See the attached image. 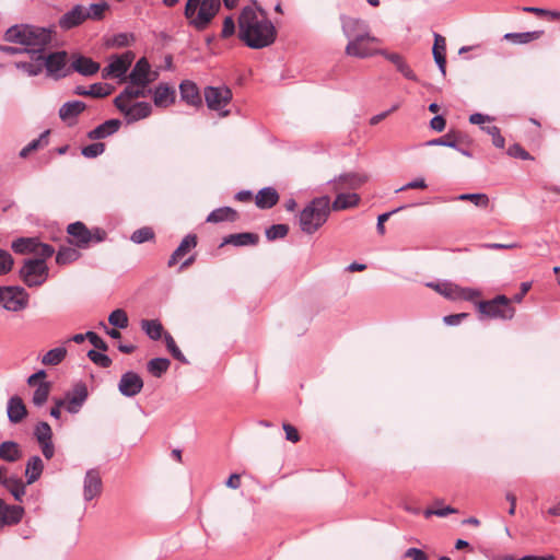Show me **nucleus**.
Instances as JSON below:
<instances>
[{
	"label": "nucleus",
	"mask_w": 560,
	"mask_h": 560,
	"mask_svg": "<svg viewBox=\"0 0 560 560\" xmlns=\"http://www.w3.org/2000/svg\"><path fill=\"white\" fill-rule=\"evenodd\" d=\"M277 28L267 18V12L245 5L238 15V38L250 49H262L271 46L277 39Z\"/></svg>",
	"instance_id": "f257e3e1"
},
{
	"label": "nucleus",
	"mask_w": 560,
	"mask_h": 560,
	"mask_svg": "<svg viewBox=\"0 0 560 560\" xmlns=\"http://www.w3.org/2000/svg\"><path fill=\"white\" fill-rule=\"evenodd\" d=\"M221 10L220 0H186L184 16L197 32L206 31Z\"/></svg>",
	"instance_id": "f03ea898"
},
{
	"label": "nucleus",
	"mask_w": 560,
	"mask_h": 560,
	"mask_svg": "<svg viewBox=\"0 0 560 560\" xmlns=\"http://www.w3.org/2000/svg\"><path fill=\"white\" fill-rule=\"evenodd\" d=\"M329 214V197L322 196L314 198L300 212L299 223L302 232L314 234L327 222Z\"/></svg>",
	"instance_id": "7ed1b4c3"
},
{
	"label": "nucleus",
	"mask_w": 560,
	"mask_h": 560,
	"mask_svg": "<svg viewBox=\"0 0 560 560\" xmlns=\"http://www.w3.org/2000/svg\"><path fill=\"white\" fill-rule=\"evenodd\" d=\"M68 244L79 248L86 249L95 244H100L107 238V232L100 226L89 229L82 221H75L67 226Z\"/></svg>",
	"instance_id": "20e7f679"
},
{
	"label": "nucleus",
	"mask_w": 560,
	"mask_h": 560,
	"mask_svg": "<svg viewBox=\"0 0 560 560\" xmlns=\"http://www.w3.org/2000/svg\"><path fill=\"white\" fill-rule=\"evenodd\" d=\"M476 307L479 313V319L510 320L516 312L512 305V300L504 294H498L491 300H480L476 302Z\"/></svg>",
	"instance_id": "39448f33"
},
{
	"label": "nucleus",
	"mask_w": 560,
	"mask_h": 560,
	"mask_svg": "<svg viewBox=\"0 0 560 560\" xmlns=\"http://www.w3.org/2000/svg\"><path fill=\"white\" fill-rule=\"evenodd\" d=\"M39 50L37 59H40L43 70L45 69L48 78L60 80L71 73L70 67H67L68 52L66 50L50 51L48 54H44L43 49Z\"/></svg>",
	"instance_id": "423d86ee"
},
{
	"label": "nucleus",
	"mask_w": 560,
	"mask_h": 560,
	"mask_svg": "<svg viewBox=\"0 0 560 560\" xmlns=\"http://www.w3.org/2000/svg\"><path fill=\"white\" fill-rule=\"evenodd\" d=\"M19 277L28 288L43 285L49 277V268L43 259L26 258L19 270Z\"/></svg>",
	"instance_id": "0eeeda50"
},
{
	"label": "nucleus",
	"mask_w": 560,
	"mask_h": 560,
	"mask_svg": "<svg viewBox=\"0 0 560 560\" xmlns=\"http://www.w3.org/2000/svg\"><path fill=\"white\" fill-rule=\"evenodd\" d=\"M341 21L343 34L349 39L346 46V54L361 55L358 51V46L362 40V36L370 32L369 25L366 24L365 21L354 18L343 16Z\"/></svg>",
	"instance_id": "6e6552de"
},
{
	"label": "nucleus",
	"mask_w": 560,
	"mask_h": 560,
	"mask_svg": "<svg viewBox=\"0 0 560 560\" xmlns=\"http://www.w3.org/2000/svg\"><path fill=\"white\" fill-rule=\"evenodd\" d=\"M205 102L209 109L219 112L221 116H228L229 112L223 108L231 103L233 94L229 86L208 85L203 90Z\"/></svg>",
	"instance_id": "1a4fd4ad"
},
{
	"label": "nucleus",
	"mask_w": 560,
	"mask_h": 560,
	"mask_svg": "<svg viewBox=\"0 0 560 560\" xmlns=\"http://www.w3.org/2000/svg\"><path fill=\"white\" fill-rule=\"evenodd\" d=\"M3 307L11 312H19L27 307L30 294L20 285L4 287Z\"/></svg>",
	"instance_id": "9d476101"
},
{
	"label": "nucleus",
	"mask_w": 560,
	"mask_h": 560,
	"mask_svg": "<svg viewBox=\"0 0 560 560\" xmlns=\"http://www.w3.org/2000/svg\"><path fill=\"white\" fill-rule=\"evenodd\" d=\"M26 30V42L27 47H39L43 49L51 43L52 35L55 34L54 26L44 27L33 24H27Z\"/></svg>",
	"instance_id": "9b49d317"
},
{
	"label": "nucleus",
	"mask_w": 560,
	"mask_h": 560,
	"mask_svg": "<svg viewBox=\"0 0 560 560\" xmlns=\"http://www.w3.org/2000/svg\"><path fill=\"white\" fill-rule=\"evenodd\" d=\"M151 65L145 57H141L135 63L131 72L128 75V80L130 84L147 88L151 82L154 81V78H151Z\"/></svg>",
	"instance_id": "f8f14e48"
},
{
	"label": "nucleus",
	"mask_w": 560,
	"mask_h": 560,
	"mask_svg": "<svg viewBox=\"0 0 560 560\" xmlns=\"http://www.w3.org/2000/svg\"><path fill=\"white\" fill-rule=\"evenodd\" d=\"M143 385V380L137 372L128 371L121 375L118 390L122 396L131 398L141 393Z\"/></svg>",
	"instance_id": "ddd939ff"
},
{
	"label": "nucleus",
	"mask_w": 560,
	"mask_h": 560,
	"mask_svg": "<svg viewBox=\"0 0 560 560\" xmlns=\"http://www.w3.org/2000/svg\"><path fill=\"white\" fill-rule=\"evenodd\" d=\"M25 509L18 504H8L0 498V529L15 526L23 520Z\"/></svg>",
	"instance_id": "4468645a"
},
{
	"label": "nucleus",
	"mask_w": 560,
	"mask_h": 560,
	"mask_svg": "<svg viewBox=\"0 0 560 560\" xmlns=\"http://www.w3.org/2000/svg\"><path fill=\"white\" fill-rule=\"evenodd\" d=\"M89 397L88 386L84 382L75 383L70 392L66 394L68 400L66 410L69 413H78Z\"/></svg>",
	"instance_id": "2eb2a0df"
},
{
	"label": "nucleus",
	"mask_w": 560,
	"mask_h": 560,
	"mask_svg": "<svg viewBox=\"0 0 560 560\" xmlns=\"http://www.w3.org/2000/svg\"><path fill=\"white\" fill-rule=\"evenodd\" d=\"M380 55L383 56L386 60L392 62L396 70L407 80H410L412 82H419L418 75L415 73V71L411 69L409 63L407 62L406 58L398 54L388 51L387 49H381Z\"/></svg>",
	"instance_id": "dca6fc26"
},
{
	"label": "nucleus",
	"mask_w": 560,
	"mask_h": 560,
	"mask_svg": "<svg viewBox=\"0 0 560 560\" xmlns=\"http://www.w3.org/2000/svg\"><path fill=\"white\" fill-rule=\"evenodd\" d=\"M179 94L184 103L189 106L200 108L203 101L198 85L191 80H183L179 83Z\"/></svg>",
	"instance_id": "f3484780"
},
{
	"label": "nucleus",
	"mask_w": 560,
	"mask_h": 560,
	"mask_svg": "<svg viewBox=\"0 0 560 560\" xmlns=\"http://www.w3.org/2000/svg\"><path fill=\"white\" fill-rule=\"evenodd\" d=\"M84 7L75 4L71 10L62 14L58 20V26L62 31H70L85 22Z\"/></svg>",
	"instance_id": "a211bd4d"
},
{
	"label": "nucleus",
	"mask_w": 560,
	"mask_h": 560,
	"mask_svg": "<svg viewBox=\"0 0 560 560\" xmlns=\"http://www.w3.org/2000/svg\"><path fill=\"white\" fill-rule=\"evenodd\" d=\"M135 58L136 54L132 50H126L120 55H113L110 57L109 65L112 66V70L116 73L117 79L121 81L126 80V74Z\"/></svg>",
	"instance_id": "6ab92c4d"
},
{
	"label": "nucleus",
	"mask_w": 560,
	"mask_h": 560,
	"mask_svg": "<svg viewBox=\"0 0 560 560\" xmlns=\"http://www.w3.org/2000/svg\"><path fill=\"white\" fill-rule=\"evenodd\" d=\"M102 478L97 469H89L84 477L83 495L86 501L98 497L102 492Z\"/></svg>",
	"instance_id": "aec40b11"
},
{
	"label": "nucleus",
	"mask_w": 560,
	"mask_h": 560,
	"mask_svg": "<svg viewBox=\"0 0 560 560\" xmlns=\"http://www.w3.org/2000/svg\"><path fill=\"white\" fill-rule=\"evenodd\" d=\"M198 245V236L195 233H189L179 243L176 249L172 253L168 258L167 267L172 268L178 264V261L185 257L190 250Z\"/></svg>",
	"instance_id": "412c9836"
},
{
	"label": "nucleus",
	"mask_w": 560,
	"mask_h": 560,
	"mask_svg": "<svg viewBox=\"0 0 560 560\" xmlns=\"http://www.w3.org/2000/svg\"><path fill=\"white\" fill-rule=\"evenodd\" d=\"M259 243V235L254 232H241L229 234L223 237L220 248L225 245H233L235 247L256 246Z\"/></svg>",
	"instance_id": "4be33fe9"
},
{
	"label": "nucleus",
	"mask_w": 560,
	"mask_h": 560,
	"mask_svg": "<svg viewBox=\"0 0 560 560\" xmlns=\"http://www.w3.org/2000/svg\"><path fill=\"white\" fill-rule=\"evenodd\" d=\"M176 91L168 83H159L153 91V102L156 107H168L175 103Z\"/></svg>",
	"instance_id": "5701e85b"
},
{
	"label": "nucleus",
	"mask_w": 560,
	"mask_h": 560,
	"mask_svg": "<svg viewBox=\"0 0 560 560\" xmlns=\"http://www.w3.org/2000/svg\"><path fill=\"white\" fill-rule=\"evenodd\" d=\"M121 127V121L118 118L105 120L94 129L88 132V138L91 140H101L116 133Z\"/></svg>",
	"instance_id": "b1692460"
},
{
	"label": "nucleus",
	"mask_w": 560,
	"mask_h": 560,
	"mask_svg": "<svg viewBox=\"0 0 560 560\" xmlns=\"http://www.w3.org/2000/svg\"><path fill=\"white\" fill-rule=\"evenodd\" d=\"M434 61L442 75H446V39L441 34L434 33V43L432 47Z\"/></svg>",
	"instance_id": "393cba45"
},
{
	"label": "nucleus",
	"mask_w": 560,
	"mask_h": 560,
	"mask_svg": "<svg viewBox=\"0 0 560 560\" xmlns=\"http://www.w3.org/2000/svg\"><path fill=\"white\" fill-rule=\"evenodd\" d=\"M71 72L75 71L82 75L91 77L98 72L100 63L92 58L78 55V57L70 65Z\"/></svg>",
	"instance_id": "a878e982"
},
{
	"label": "nucleus",
	"mask_w": 560,
	"mask_h": 560,
	"mask_svg": "<svg viewBox=\"0 0 560 560\" xmlns=\"http://www.w3.org/2000/svg\"><path fill=\"white\" fill-rule=\"evenodd\" d=\"M280 196L276 188L264 187L255 196V205L257 208L266 210L273 208L279 202Z\"/></svg>",
	"instance_id": "bb28decb"
},
{
	"label": "nucleus",
	"mask_w": 560,
	"mask_h": 560,
	"mask_svg": "<svg viewBox=\"0 0 560 560\" xmlns=\"http://www.w3.org/2000/svg\"><path fill=\"white\" fill-rule=\"evenodd\" d=\"M366 180L368 177L365 175H361L358 173H343L340 174L337 178H335L332 183L335 185V189H357L360 188Z\"/></svg>",
	"instance_id": "cd10ccee"
},
{
	"label": "nucleus",
	"mask_w": 560,
	"mask_h": 560,
	"mask_svg": "<svg viewBox=\"0 0 560 560\" xmlns=\"http://www.w3.org/2000/svg\"><path fill=\"white\" fill-rule=\"evenodd\" d=\"M86 109V105L82 101H69L66 102L60 108H59V117L62 121H67L69 126H72L73 124L70 122V119H77V117L82 114Z\"/></svg>",
	"instance_id": "c85d7f7f"
},
{
	"label": "nucleus",
	"mask_w": 560,
	"mask_h": 560,
	"mask_svg": "<svg viewBox=\"0 0 560 560\" xmlns=\"http://www.w3.org/2000/svg\"><path fill=\"white\" fill-rule=\"evenodd\" d=\"M8 418L11 423H20L26 416L27 409L23 402V399L15 395L12 396L8 401Z\"/></svg>",
	"instance_id": "c756f323"
},
{
	"label": "nucleus",
	"mask_w": 560,
	"mask_h": 560,
	"mask_svg": "<svg viewBox=\"0 0 560 560\" xmlns=\"http://www.w3.org/2000/svg\"><path fill=\"white\" fill-rule=\"evenodd\" d=\"M240 213L231 207H220L212 210L207 219V223L236 222Z\"/></svg>",
	"instance_id": "7c9ffc66"
},
{
	"label": "nucleus",
	"mask_w": 560,
	"mask_h": 560,
	"mask_svg": "<svg viewBox=\"0 0 560 560\" xmlns=\"http://www.w3.org/2000/svg\"><path fill=\"white\" fill-rule=\"evenodd\" d=\"M152 114V106L148 102H137L132 106H129L125 118L127 124L148 118Z\"/></svg>",
	"instance_id": "2f4dec72"
},
{
	"label": "nucleus",
	"mask_w": 560,
	"mask_h": 560,
	"mask_svg": "<svg viewBox=\"0 0 560 560\" xmlns=\"http://www.w3.org/2000/svg\"><path fill=\"white\" fill-rule=\"evenodd\" d=\"M38 52H40V50H37V49L30 50L28 54L31 55L32 60L15 62L14 65H15L16 69L24 71L30 77H36V75L40 74L43 72V67H42L40 59H37Z\"/></svg>",
	"instance_id": "473e14b6"
},
{
	"label": "nucleus",
	"mask_w": 560,
	"mask_h": 560,
	"mask_svg": "<svg viewBox=\"0 0 560 560\" xmlns=\"http://www.w3.org/2000/svg\"><path fill=\"white\" fill-rule=\"evenodd\" d=\"M44 470V463L38 455L31 456L26 463L25 477L26 485H32L37 481Z\"/></svg>",
	"instance_id": "72a5a7b5"
},
{
	"label": "nucleus",
	"mask_w": 560,
	"mask_h": 560,
	"mask_svg": "<svg viewBox=\"0 0 560 560\" xmlns=\"http://www.w3.org/2000/svg\"><path fill=\"white\" fill-rule=\"evenodd\" d=\"M22 458L20 444L14 441H4L0 444V459L8 463H15Z\"/></svg>",
	"instance_id": "f704fd0d"
},
{
	"label": "nucleus",
	"mask_w": 560,
	"mask_h": 560,
	"mask_svg": "<svg viewBox=\"0 0 560 560\" xmlns=\"http://www.w3.org/2000/svg\"><path fill=\"white\" fill-rule=\"evenodd\" d=\"M38 237H18L11 244V248L15 254L26 255L35 254L38 247Z\"/></svg>",
	"instance_id": "c9c22d12"
},
{
	"label": "nucleus",
	"mask_w": 560,
	"mask_h": 560,
	"mask_svg": "<svg viewBox=\"0 0 560 560\" xmlns=\"http://www.w3.org/2000/svg\"><path fill=\"white\" fill-rule=\"evenodd\" d=\"M360 202V196L355 192L351 194H338L330 206V211H340L349 208L357 207Z\"/></svg>",
	"instance_id": "e433bc0d"
},
{
	"label": "nucleus",
	"mask_w": 560,
	"mask_h": 560,
	"mask_svg": "<svg viewBox=\"0 0 560 560\" xmlns=\"http://www.w3.org/2000/svg\"><path fill=\"white\" fill-rule=\"evenodd\" d=\"M2 486L12 494L15 501L23 502L25 495L26 482L16 476H11L2 481Z\"/></svg>",
	"instance_id": "4c0bfd02"
},
{
	"label": "nucleus",
	"mask_w": 560,
	"mask_h": 560,
	"mask_svg": "<svg viewBox=\"0 0 560 560\" xmlns=\"http://www.w3.org/2000/svg\"><path fill=\"white\" fill-rule=\"evenodd\" d=\"M26 26H27V24H25V23L12 25L11 27H9L5 31V33L3 35L4 40L26 47L27 46L26 30H25Z\"/></svg>",
	"instance_id": "58836bf2"
},
{
	"label": "nucleus",
	"mask_w": 560,
	"mask_h": 560,
	"mask_svg": "<svg viewBox=\"0 0 560 560\" xmlns=\"http://www.w3.org/2000/svg\"><path fill=\"white\" fill-rule=\"evenodd\" d=\"M137 40L135 33H117L106 38L105 46L108 48H125L133 45Z\"/></svg>",
	"instance_id": "ea45409f"
},
{
	"label": "nucleus",
	"mask_w": 560,
	"mask_h": 560,
	"mask_svg": "<svg viewBox=\"0 0 560 560\" xmlns=\"http://www.w3.org/2000/svg\"><path fill=\"white\" fill-rule=\"evenodd\" d=\"M376 42H377V38L372 36L370 34V32L364 34L362 36V40L360 42V44L358 46V51L362 55H351V56L357 57V58H368V57H372L375 55H380L381 49L372 47V44L376 43Z\"/></svg>",
	"instance_id": "a19ab883"
},
{
	"label": "nucleus",
	"mask_w": 560,
	"mask_h": 560,
	"mask_svg": "<svg viewBox=\"0 0 560 560\" xmlns=\"http://www.w3.org/2000/svg\"><path fill=\"white\" fill-rule=\"evenodd\" d=\"M81 253L77 247L60 246L56 254V264L59 266L70 265L81 257Z\"/></svg>",
	"instance_id": "79ce46f5"
},
{
	"label": "nucleus",
	"mask_w": 560,
	"mask_h": 560,
	"mask_svg": "<svg viewBox=\"0 0 560 560\" xmlns=\"http://www.w3.org/2000/svg\"><path fill=\"white\" fill-rule=\"evenodd\" d=\"M141 328L145 335L154 341L160 340L166 332L164 331L163 325L158 319H142Z\"/></svg>",
	"instance_id": "37998d69"
},
{
	"label": "nucleus",
	"mask_w": 560,
	"mask_h": 560,
	"mask_svg": "<svg viewBox=\"0 0 560 560\" xmlns=\"http://www.w3.org/2000/svg\"><path fill=\"white\" fill-rule=\"evenodd\" d=\"M171 360L167 358H154L147 363L148 372L154 377H162L170 369Z\"/></svg>",
	"instance_id": "c03bdc74"
},
{
	"label": "nucleus",
	"mask_w": 560,
	"mask_h": 560,
	"mask_svg": "<svg viewBox=\"0 0 560 560\" xmlns=\"http://www.w3.org/2000/svg\"><path fill=\"white\" fill-rule=\"evenodd\" d=\"M428 287L434 289L438 293H440L441 295L451 301H457L458 284H455L450 281H443L438 283L430 282L428 283Z\"/></svg>",
	"instance_id": "a18cd8bd"
},
{
	"label": "nucleus",
	"mask_w": 560,
	"mask_h": 560,
	"mask_svg": "<svg viewBox=\"0 0 560 560\" xmlns=\"http://www.w3.org/2000/svg\"><path fill=\"white\" fill-rule=\"evenodd\" d=\"M542 35L544 31H532L522 33H508L504 35V38L512 42L513 44H527L539 39Z\"/></svg>",
	"instance_id": "49530a36"
},
{
	"label": "nucleus",
	"mask_w": 560,
	"mask_h": 560,
	"mask_svg": "<svg viewBox=\"0 0 560 560\" xmlns=\"http://www.w3.org/2000/svg\"><path fill=\"white\" fill-rule=\"evenodd\" d=\"M459 131L460 130L450 129L445 135L427 141L425 145H429V147L444 145V147H448L452 149L456 148L457 136H458Z\"/></svg>",
	"instance_id": "de8ad7c7"
},
{
	"label": "nucleus",
	"mask_w": 560,
	"mask_h": 560,
	"mask_svg": "<svg viewBox=\"0 0 560 560\" xmlns=\"http://www.w3.org/2000/svg\"><path fill=\"white\" fill-rule=\"evenodd\" d=\"M108 10L109 4L107 2L92 3L89 9L84 8L85 20L102 21Z\"/></svg>",
	"instance_id": "09e8293b"
},
{
	"label": "nucleus",
	"mask_w": 560,
	"mask_h": 560,
	"mask_svg": "<svg viewBox=\"0 0 560 560\" xmlns=\"http://www.w3.org/2000/svg\"><path fill=\"white\" fill-rule=\"evenodd\" d=\"M66 355L67 349L65 347H57L44 354L42 363L45 365H58L65 360Z\"/></svg>",
	"instance_id": "8fccbe9b"
},
{
	"label": "nucleus",
	"mask_w": 560,
	"mask_h": 560,
	"mask_svg": "<svg viewBox=\"0 0 560 560\" xmlns=\"http://www.w3.org/2000/svg\"><path fill=\"white\" fill-rule=\"evenodd\" d=\"M164 341H165L167 351L171 353V355L175 360L179 361L183 364H189V361L186 359V357L183 354L180 349L177 347L174 338L172 337V335L170 332L164 334Z\"/></svg>",
	"instance_id": "3c124183"
},
{
	"label": "nucleus",
	"mask_w": 560,
	"mask_h": 560,
	"mask_svg": "<svg viewBox=\"0 0 560 560\" xmlns=\"http://www.w3.org/2000/svg\"><path fill=\"white\" fill-rule=\"evenodd\" d=\"M51 388L50 382H40L33 394V404L37 407L43 406L49 396Z\"/></svg>",
	"instance_id": "603ef678"
},
{
	"label": "nucleus",
	"mask_w": 560,
	"mask_h": 560,
	"mask_svg": "<svg viewBox=\"0 0 560 560\" xmlns=\"http://www.w3.org/2000/svg\"><path fill=\"white\" fill-rule=\"evenodd\" d=\"M290 231V228L288 224L284 223H278L272 224L265 231V235L268 241L272 242L279 238H284Z\"/></svg>",
	"instance_id": "864d4df0"
},
{
	"label": "nucleus",
	"mask_w": 560,
	"mask_h": 560,
	"mask_svg": "<svg viewBox=\"0 0 560 560\" xmlns=\"http://www.w3.org/2000/svg\"><path fill=\"white\" fill-rule=\"evenodd\" d=\"M456 199L460 200V201H470L476 207H479V208H487L490 202L488 195L482 194V192L462 194Z\"/></svg>",
	"instance_id": "5fc2aeb1"
},
{
	"label": "nucleus",
	"mask_w": 560,
	"mask_h": 560,
	"mask_svg": "<svg viewBox=\"0 0 560 560\" xmlns=\"http://www.w3.org/2000/svg\"><path fill=\"white\" fill-rule=\"evenodd\" d=\"M108 322L118 329H125L129 324L128 315L121 308L114 310L108 316Z\"/></svg>",
	"instance_id": "6e6d98bb"
},
{
	"label": "nucleus",
	"mask_w": 560,
	"mask_h": 560,
	"mask_svg": "<svg viewBox=\"0 0 560 560\" xmlns=\"http://www.w3.org/2000/svg\"><path fill=\"white\" fill-rule=\"evenodd\" d=\"M154 238L155 233L153 229L150 226H142L136 230L130 236V240L136 244H142L145 242L154 241Z\"/></svg>",
	"instance_id": "4d7b16f0"
},
{
	"label": "nucleus",
	"mask_w": 560,
	"mask_h": 560,
	"mask_svg": "<svg viewBox=\"0 0 560 560\" xmlns=\"http://www.w3.org/2000/svg\"><path fill=\"white\" fill-rule=\"evenodd\" d=\"M470 145H471L470 137L467 133L459 131V133L457 136V145H456V148H453V149L458 151L459 153H462L465 156L472 158V151L470 150Z\"/></svg>",
	"instance_id": "13d9d810"
},
{
	"label": "nucleus",
	"mask_w": 560,
	"mask_h": 560,
	"mask_svg": "<svg viewBox=\"0 0 560 560\" xmlns=\"http://www.w3.org/2000/svg\"><path fill=\"white\" fill-rule=\"evenodd\" d=\"M104 351H97L95 349H91L88 351V358L96 365L107 369L112 365V359L103 353Z\"/></svg>",
	"instance_id": "bf43d9fd"
},
{
	"label": "nucleus",
	"mask_w": 560,
	"mask_h": 560,
	"mask_svg": "<svg viewBox=\"0 0 560 560\" xmlns=\"http://www.w3.org/2000/svg\"><path fill=\"white\" fill-rule=\"evenodd\" d=\"M113 89L114 88L107 83H93L89 88V96L103 98L108 96L112 93Z\"/></svg>",
	"instance_id": "052dcab7"
},
{
	"label": "nucleus",
	"mask_w": 560,
	"mask_h": 560,
	"mask_svg": "<svg viewBox=\"0 0 560 560\" xmlns=\"http://www.w3.org/2000/svg\"><path fill=\"white\" fill-rule=\"evenodd\" d=\"M105 148L106 145L103 142H93L91 144L83 147L81 150V154L88 159H95L105 151Z\"/></svg>",
	"instance_id": "680f3d73"
},
{
	"label": "nucleus",
	"mask_w": 560,
	"mask_h": 560,
	"mask_svg": "<svg viewBox=\"0 0 560 560\" xmlns=\"http://www.w3.org/2000/svg\"><path fill=\"white\" fill-rule=\"evenodd\" d=\"M481 129L492 137V143H493V145L495 148L504 149V147H505V139L501 135V130H500L499 127H497V126H487V127H481Z\"/></svg>",
	"instance_id": "e2e57ef3"
},
{
	"label": "nucleus",
	"mask_w": 560,
	"mask_h": 560,
	"mask_svg": "<svg viewBox=\"0 0 560 560\" xmlns=\"http://www.w3.org/2000/svg\"><path fill=\"white\" fill-rule=\"evenodd\" d=\"M34 435L37 442L50 441L52 438V431L50 425L45 421L38 422V424L35 428Z\"/></svg>",
	"instance_id": "0e129e2a"
},
{
	"label": "nucleus",
	"mask_w": 560,
	"mask_h": 560,
	"mask_svg": "<svg viewBox=\"0 0 560 560\" xmlns=\"http://www.w3.org/2000/svg\"><path fill=\"white\" fill-rule=\"evenodd\" d=\"M506 153L511 158L520 159L523 161L534 160V156L528 151H526L520 143H513L512 145H510Z\"/></svg>",
	"instance_id": "69168bd1"
},
{
	"label": "nucleus",
	"mask_w": 560,
	"mask_h": 560,
	"mask_svg": "<svg viewBox=\"0 0 560 560\" xmlns=\"http://www.w3.org/2000/svg\"><path fill=\"white\" fill-rule=\"evenodd\" d=\"M14 265V259L12 255L5 250L0 248V276L8 275Z\"/></svg>",
	"instance_id": "338daca9"
},
{
	"label": "nucleus",
	"mask_w": 560,
	"mask_h": 560,
	"mask_svg": "<svg viewBox=\"0 0 560 560\" xmlns=\"http://www.w3.org/2000/svg\"><path fill=\"white\" fill-rule=\"evenodd\" d=\"M481 295V292L477 289L472 288H463L460 285L457 287V301H469L476 304V299Z\"/></svg>",
	"instance_id": "774afa93"
}]
</instances>
